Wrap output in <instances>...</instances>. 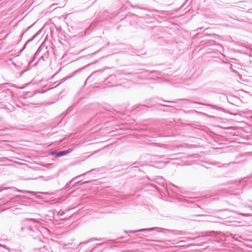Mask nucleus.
Masks as SVG:
<instances>
[{
    "mask_svg": "<svg viewBox=\"0 0 252 252\" xmlns=\"http://www.w3.org/2000/svg\"><path fill=\"white\" fill-rule=\"evenodd\" d=\"M43 179H44V180H46V181H47V180H49V179H48L47 177V178H44Z\"/></svg>",
    "mask_w": 252,
    "mask_h": 252,
    "instance_id": "nucleus-5",
    "label": "nucleus"
},
{
    "mask_svg": "<svg viewBox=\"0 0 252 252\" xmlns=\"http://www.w3.org/2000/svg\"><path fill=\"white\" fill-rule=\"evenodd\" d=\"M11 211H14V210H13L12 209H11Z\"/></svg>",
    "mask_w": 252,
    "mask_h": 252,
    "instance_id": "nucleus-7",
    "label": "nucleus"
},
{
    "mask_svg": "<svg viewBox=\"0 0 252 252\" xmlns=\"http://www.w3.org/2000/svg\"><path fill=\"white\" fill-rule=\"evenodd\" d=\"M36 232L37 233H39L38 231H37V230H36Z\"/></svg>",
    "mask_w": 252,
    "mask_h": 252,
    "instance_id": "nucleus-6",
    "label": "nucleus"
},
{
    "mask_svg": "<svg viewBox=\"0 0 252 252\" xmlns=\"http://www.w3.org/2000/svg\"><path fill=\"white\" fill-rule=\"evenodd\" d=\"M71 151H72L71 149H68L66 151H60V152H52V154L53 155L56 156V157H60L63 156L65 155L66 154L70 153Z\"/></svg>",
    "mask_w": 252,
    "mask_h": 252,
    "instance_id": "nucleus-3",
    "label": "nucleus"
},
{
    "mask_svg": "<svg viewBox=\"0 0 252 252\" xmlns=\"http://www.w3.org/2000/svg\"><path fill=\"white\" fill-rule=\"evenodd\" d=\"M0 88H1V86L0 85Z\"/></svg>",
    "mask_w": 252,
    "mask_h": 252,
    "instance_id": "nucleus-9",
    "label": "nucleus"
},
{
    "mask_svg": "<svg viewBox=\"0 0 252 252\" xmlns=\"http://www.w3.org/2000/svg\"><path fill=\"white\" fill-rule=\"evenodd\" d=\"M81 176V175H80V176ZM80 177V176H77V177H76V178H78V177Z\"/></svg>",
    "mask_w": 252,
    "mask_h": 252,
    "instance_id": "nucleus-8",
    "label": "nucleus"
},
{
    "mask_svg": "<svg viewBox=\"0 0 252 252\" xmlns=\"http://www.w3.org/2000/svg\"><path fill=\"white\" fill-rule=\"evenodd\" d=\"M17 191L19 192H22V193H31L32 194V195H35V194L34 192L31 191H27V190H24L17 189Z\"/></svg>",
    "mask_w": 252,
    "mask_h": 252,
    "instance_id": "nucleus-4",
    "label": "nucleus"
},
{
    "mask_svg": "<svg viewBox=\"0 0 252 252\" xmlns=\"http://www.w3.org/2000/svg\"><path fill=\"white\" fill-rule=\"evenodd\" d=\"M38 219H25L22 220L20 226L21 232L27 233L34 237L32 234V232L34 231L33 228L37 226V224L39 223Z\"/></svg>",
    "mask_w": 252,
    "mask_h": 252,
    "instance_id": "nucleus-1",
    "label": "nucleus"
},
{
    "mask_svg": "<svg viewBox=\"0 0 252 252\" xmlns=\"http://www.w3.org/2000/svg\"><path fill=\"white\" fill-rule=\"evenodd\" d=\"M161 229V228H159V227H152V228H149L141 229H138V230H130V231H129L128 232L131 233H134L138 232L151 231H153L154 230H158V229Z\"/></svg>",
    "mask_w": 252,
    "mask_h": 252,
    "instance_id": "nucleus-2",
    "label": "nucleus"
}]
</instances>
